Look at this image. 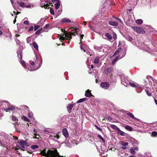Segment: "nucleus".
Instances as JSON below:
<instances>
[{
  "instance_id": "obj_31",
  "label": "nucleus",
  "mask_w": 157,
  "mask_h": 157,
  "mask_svg": "<svg viewBox=\"0 0 157 157\" xmlns=\"http://www.w3.org/2000/svg\"><path fill=\"white\" fill-rule=\"evenodd\" d=\"M98 137L101 140H102L104 143L105 142V140L100 135H98Z\"/></svg>"
},
{
  "instance_id": "obj_14",
  "label": "nucleus",
  "mask_w": 157,
  "mask_h": 157,
  "mask_svg": "<svg viewBox=\"0 0 157 157\" xmlns=\"http://www.w3.org/2000/svg\"><path fill=\"white\" fill-rule=\"evenodd\" d=\"M15 109V107L13 105H11L10 106L8 107V108L6 109L5 110L6 112L7 111V110H13L14 109Z\"/></svg>"
},
{
  "instance_id": "obj_26",
  "label": "nucleus",
  "mask_w": 157,
  "mask_h": 157,
  "mask_svg": "<svg viewBox=\"0 0 157 157\" xmlns=\"http://www.w3.org/2000/svg\"><path fill=\"white\" fill-rule=\"evenodd\" d=\"M22 119H23L25 121H28L29 122L30 121L29 120L28 118L26 117L23 116H22Z\"/></svg>"
},
{
  "instance_id": "obj_3",
  "label": "nucleus",
  "mask_w": 157,
  "mask_h": 157,
  "mask_svg": "<svg viewBox=\"0 0 157 157\" xmlns=\"http://www.w3.org/2000/svg\"><path fill=\"white\" fill-rule=\"evenodd\" d=\"M132 28L136 32L139 34H144L145 33L143 28L142 27L132 26Z\"/></svg>"
},
{
  "instance_id": "obj_4",
  "label": "nucleus",
  "mask_w": 157,
  "mask_h": 157,
  "mask_svg": "<svg viewBox=\"0 0 157 157\" xmlns=\"http://www.w3.org/2000/svg\"><path fill=\"white\" fill-rule=\"evenodd\" d=\"M100 86L101 88L105 90H107L109 87L110 85L108 82H101L100 84Z\"/></svg>"
},
{
  "instance_id": "obj_54",
  "label": "nucleus",
  "mask_w": 157,
  "mask_h": 157,
  "mask_svg": "<svg viewBox=\"0 0 157 157\" xmlns=\"http://www.w3.org/2000/svg\"><path fill=\"white\" fill-rule=\"evenodd\" d=\"M31 7V5L30 4H29L28 5L25 6V7L27 8H29Z\"/></svg>"
},
{
  "instance_id": "obj_33",
  "label": "nucleus",
  "mask_w": 157,
  "mask_h": 157,
  "mask_svg": "<svg viewBox=\"0 0 157 157\" xmlns=\"http://www.w3.org/2000/svg\"><path fill=\"white\" fill-rule=\"evenodd\" d=\"M129 83L131 86L134 88L136 87L137 86H136L134 83H133L131 82H129Z\"/></svg>"
},
{
  "instance_id": "obj_32",
  "label": "nucleus",
  "mask_w": 157,
  "mask_h": 157,
  "mask_svg": "<svg viewBox=\"0 0 157 157\" xmlns=\"http://www.w3.org/2000/svg\"><path fill=\"white\" fill-rule=\"evenodd\" d=\"M40 27V25H35L34 26V31H36L37 29H38Z\"/></svg>"
},
{
  "instance_id": "obj_43",
  "label": "nucleus",
  "mask_w": 157,
  "mask_h": 157,
  "mask_svg": "<svg viewBox=\"0 0 157 157\" xmlns=\"http://www.w3.org/2000/svg\"><path fill=\"white\" fill-rule=\"evenodd\" d=\"M115 19H117V20L118 21L121 23H122L123 22H122V21H121V19L119 18H118V17H114Z\"/></svg>"
},
{
  "instance_id": "obj_41",
  "label": "nucleus",
  "mask_w": 157,
  "mask_h": 157,
  "mask_svg": "<svg viewBox=\"0 0 157 157\" xmlns=\"http://www.w3.org/2000/svg\"><path fill=\"white\" fill-rule=\"evenodd\" d=\"M22 107H24V108H25L26 110L28 111H29V108L26 105H23Z\"/></svg>"
},
{
  "instance_id": "obj_5",
  "label": "nucleus",
  "mask_w": 157,
  "mask_h": 157,
  "mask_svg": "<svg viewBox=\"0 0 157 157\" xmlns=\"http://www.w3.org/2000/svg\"><path fill=\"white\" fill-rule=\"evenodd\" d=\"M18 143L20 146L22 148V149H21V148H20L21 149V150L24 151L23 149L25 148V146L26 145L27 143L26 141L24 140H21V141H18Z\"/></svg>"
},
{
  "instance_id": "obj_64",
  "label": "nucleus",
  "mask_w": 157,
  "mask_h": 157,
  "mask_svg": "<svg viewBox=\"0 0 157 157\" xmlns=\"http://www.w3.org/2000/svg\"><path fill=\"white\" fill-rule=\"evenodd\" d=\"M91 67L92 69H93L94 68V66L93 65H91Z\"/></svg>"
},
{
  "instance_id": "obj_16",
  "label": "nucleus",
  "mask_w": 157,
  "mask_h": 157,
  "mask_svg": "<svg viewBox=\"0 0 157 157\" xmlns=\"http://www.w3.org/2000/svg\"><path fill=\"white\" fill-rule=\"evenodd\" d=\"M146 93V94L148 96H152V94L151 92H150V90L148 88L147 89H145V90Z\"/></svg>"
},
{
  "instance_id": "obj_56",
  "label": "nucleus",
  "mask_w": 157,
  "mask_h": 157,
  "mask_svg": "<svg viewBox=\"0 0 157 157\" xmlns=\"http://www.w3.org/2000/svg\"><path fill=\"white\" fill-rule=\"evenodd\" d=\"M128 40H129L130 41H132L133 40V38L132 37L129 36L128 37Z\"/></svg>"
},
{
  "instance_id": "obj_60",
  "label": "nucleus",
  "mask_w": 157,
  "mask_h": 157,
  "mask_svg": "<svg viewBox=\"0 0 157 157\" xmlns=\"http://www.w3.org/2000/svg\"><path fill=\"white\" fill-rule=\"evenodd\" d=\"M154 101L155 103L157 105V100L156 99H155Z\"/></svg>"
},
{
  "instance_id": "obj_15",
  "label": "nucleus",
  "mask_w": 157,
  "mask_h": 157,
  "mask_svg": "<svg viewBox=\"0 0 157 157\" xmlns=\"http://www.w3.org/2000/svg\"><path fill=\"white\" fill-rule=\"evenodd\" d=\"M53 151H54L55 153V157H63V156H61L59 155V153L58 152L57 150H54Z\"/></svg>"
},
{
  "instance_id": "obj_58",
  "label": "nucleus",
  "mask_w": 157,
  "mask_h": 157,
  "mask_svg": "<svg viewBox=\"0 0 157 157\" xmlns=\"http://www.w3.org/2000/svg\"><path fill=\"white\" fill-rule=\"evenodd\" d=\"M52 2H59V0H52Z\"/></svg>"
},
{
  "instance_id": "obj_9",
  "label": "nucleus",
  "mask_w": 157,
  "mask_h": 157,
  "mask_svg": "<svg viewBox=\"0 0 157 157\" xmlns=\"http://www.w3.org/2000/svg\"><path fill=\"white\" fill-rule=\"evenodd\" d=\"M60 22H61V23H64L70 22H71V21L68 18H63V19H62L61 20Z\"/></svg>"
},
{
  "instance_id": "obj_48",
  "label": "nucleus",
  "mask_w": 157,
  "mask_h": 157,
  "mask_svg": "<svg viewBox=\"0 0 157 157\" xmlns=\"http://www.w3.org/2000/svg\"><path fill=\"white\" fill-rule=\"evenodd\" d=\"M34 135L35 136V137H34L35 138H37L38 139H39V138L37 136H38L39 137V135L37 134V133H36V134H35Z\"/></svg>"
},
{
  "instance_id": "obj_44",
  "label": "nucleus",
  "mask_w": 157,
  "mask_h": 157,
  "mask_svg": "<svg viewBox=\"0 0 157 157\" xmlns=\"http://www.w3.org/2000/svg\"><path fill=\"white\" fill-rule=\"evenodd\" d=\"M33 29V26H31L29 28V29L28 30V31L29 32L30 31H32Z\"/></svg>"
},
{
  "instance_id": "obj_21",
  "label": "nucleus",
  "mask_w": 157,
  "mask_h": 157,
  "mask_svg": "<svg viewBox=\"0 0 157 157\" xmlns=\"http://www.w3.org/2000/svg\"><path fill=\"white\" fill-rule=\"evenodd\" d=\"M87 99V98H81L79 100L77 101V103H81L83 101H85Z\"/></svg>"
},
{
  "instance_id": "obj_7",
  "label": "nucleus",
  "mask_w": 157,
  "mask_h": 157,
  "mask_svg": "<svg viewBox=\"0 0 157 157\" xmlns=\"http://www.w3.org/2000/svg\"><path fill=\"white\" fill-rule=\"evenodd\" d=\"M129 82V81L127 78H125L124 77V78H122L121 83L123 85L126 86L127 84Z\"/></svg>"
},
{
  "instance_id": "obj_17",
  "label": "nucleus",
  "mask_w": 157,
  "mask_h": 157,
  "mask_svg": "<svg viewBox=\"0 0 157 157\" xmlns=\"http://www.w3.org/2000/svg\"><path fill=\"white\" fill-rule=\"evenodd\" d=\"M99 57H96L94 61V63L95 64H98L99 62Z\"/></svg>"
},
{
  "instance_id": "obj_59",
  "label": "nucleus",
  "mask_w": 157,
  "mask_h": 157,
  "mask_svg": "<svg viewBox=\"0 0 157 157\" xmlns=\"http://www.w3.org/2000/svg\"><path fill=\"white\" fill-rule=\"evenodd\" d=\"M30 64L32 66H33L35 65V63L34 61H32L31 63Z\"/></svg>"
},
{
  "instance_id": "obj_63",
  "label": "nucleus",
  "mask_w": 157,
  "mask_h": 157,
  "mask_svg": "<svg viewBox=\"0 0 157 157\" xmlns=\"http://www.w3.org/2000/svg\"><path fill=\"white\" fill-rule=\"evenodd\" d=\"M38 30L40 31V32H41L42 30V28H40Z\"/></svg>"
},
{
  "instance_id": "obj_51",
  "label": "nucleus",
  "mask_w": 157,
  "mask_h": 157,
  "mask_svg": "<svg viewBox=\"0 0 157 157\" xmlns=\"http://www.w3.org/2000/svg\"><path fill=\"white\" fill-rule=\"evenodd\" d=\"M113 39L114 40L116 39L117 38V35L116 34H115V33H114V34H113Z\"/></svg>"
},
{
  "instance_id": "obj_8",
  "label": "nucleus",
  "mask_w": 157,
  "mask_h": 157,
  "mask_svg": "<svg viewBox=\"0 0 157 157\" xmlns=\"http://www.w3.org/2000/svg\"><path fill=\"white\" fill-rule=\"evenodd\" d=\"M62 133L66 138H67L69 136L68 133L66 128H65L63 129L62 131Z\"/></svg>"
},
{
  "instance_id": "obj_50",
  "label": "nucleus",
  "mask_w": 157,
  "mask_h": 157,
  "mask_svg": "<svg viewBox=\"0 0 157 157\" xmlns=\"http://www.w3.org/2000/svg\"><path fill=\"white\" fill-rule=\"evenodd\" d=\"M49 7V5L48 4H47L46 5H44V7L45 9H47V8H48Z\"/></svg>"
},
{
  "instance_id": "obj_2",
  "label": "nucleus",
  "mask_w": 157,
  "mask_h": 157,
  "mask_svg": "<svg viewBox=\"0 0 157 157\" xmlns=\"http://www.w3.org/2000/svg\"><path fill=\"white\" fill-rule=\"evenodd\" d=\"M53 151L51 150H48L46 152V149H44L41 151L40 154L42 156L45 157H54L55 155Z\"/></svg>"
},
{
  "instance_id": "obj_45",
  "label": "nucleus",
  "mask_w": 157,
  "mask_h": 157,
  "mask_svg": "<svg viewBox=\"0 0 157 157\" xmlns=\"http://www.w3.org/2000/svg\"><path fill=\"white\" fill-rule=\"evenodd\" d=\"M80 43H81L82 41V39H83V38L84 36V35L83 34L80 35Z\"/></svg>"
},
{
  "instance_id": "obj_24",
  "label": "nucleus",
  "mask_w": 157,
  "mask_h": 157,
  "mask_svg": "<svg viewBox=\"0 0 157 157\" xmlns=\"http://www.w3.org/2000/svg\"><path fill=\"white\" fill-rule=\"evenodd\" d=\"M119 58V57L117 56L112 61V63L113 64H114V63L117 61V60Z\"/></svg>"
},
{
  "instance_id": "obj_13",
  "label": "nucleus",
  "mask_w": 157,
  "mask_h": 157,
  "mask_svg": "<svg viewBox=\"0 0 157 157\" xmlns=\"http://www.w3.org/2000/svg\"><path fill=\"white\" fill-rule=\"evenodd\" d=\"M118 133L121 136H124V133L121 131L119 128H117V130Z\"/></svg>"
},
{
  "instance_id": "obj_47",
  "label": "nucleus",
  "mask_w": 157,
  "mask_h": 157,
  "mask_svg": "<svg viewBox=\"0 0 157 157\" xmlns=\"http://www.w3.org/2000/svg\"><path fill=\"white\" fill-rule=\"evenodd\" d=\"M41 33V32H40L38 30L35 33V34L36 35H39Z\"/></svg>"
},
{
  "instance_id": "obj_61",
  "label": "nucleus",
  "mask_w": 157,
  "mask_h": 157,
  "mask_svg": "<svg viewBox=\"0 0 157 157\" xmlns=\"http://www.w3.org/2000/svg\"><path fill=\"white\" fill-rule=\"evenodd\" d=\"M17 17V16H16V17H15V19H14V21H13V23L14 24H15V23L16 21V17Z\"/></svg>"
},
{
  "instance_id": "obj_62",
  "label": "nucleus",
  "mask_w": 157,
  "mask_h": 157,
  "mask_svg": "<svg viewBox=\"0 0 157 157\" xmlns=\"http://www.w3.org/2000/svg\"><path fill=\"white\" fill-rule=\"evenodd\" d=\"M128 157H136V156L135 155H132Z\"/></svg>"
},
{
  "instance_id": "obj_27",
  "label": "nucleus",
  "mask_w": 157,
  "mask_h": 157,
  "mask_svg": "<svg viewBox=\"0 0 157 157\" xmlns=\"http://www.w3.org/2000/svg\"><path fill=\"white\" fill-rule=\"evenodd\" d=\"M110 127L111 128L113 129H115L117 130V128H119L118 127H117L116 126L112 124L110 125Z\"/></svg>"
},
{
  "instance_id": "obj_46",
  "label": "nucleus",
  "mask_w": 157,
  "mask_h": 157,
  "mask_svg": "<svg viewBox=\"0 0 157 157\" xmlns=\"http://www.w3.org/2000/svg\"><path fill=\"white\" fill-rule=\"evenodd\" d=\"M50 25L48 24H47L46 25H45V27L44 28V29H48L49 28Z\"/></svg>"
},
{
  "instance_id": "obj_1",
  "label": "nucleus",
  "mask_w": 157,
  "mask_h": 157,
  "mask_svg": "<svg viewBox=\"0 0 157 157\" xmlns=\"http://www.w3.org/2000/svg\"><path fill=\"white\" fill-rule=\"evenodd\" d=\"M72 29H73L72 30H74L75 31L74 32H70L68 33L67 34L66 33V32H65V37H63V36H60L59 37V40L62 41V40H65V39H67L69 40L68 42V43L70 42V40L72 38L71 36H75V34L78 35V32L77 31V30H78L79 29L78 28H75L74 29V27H72Z\"/></svg>"
},
{
  "instance_id": "obj_37",
  "label": "nucleus",
  "mask_w": 157,
  "mask_h": 157,
  "mask_svg": "<svg viewBox=\"0 0 157 157\" xmlns=\"http://www.w3.org/2000/svg\"><path fill=\"white\" fill-rule=\"evenodd\" d=\"M121 49V48H119L115 52L114 54H118L120 52V51Z\"/></svg>"
},
{
  "instance_id": "obj_49",
  "label": "nucleus",
  "mask_w": 157,
  "mask_h": 157,
  "mask_svg": "<svg viewBox=\"0 0 157 157\" xmlns=\"http://www.w3.org/2000/svg\"><path fill=\"white\" fill-rule=\"evenodd\" d=\"M24 23L25 25H29V22L28 21H25L23 22Z\"/></svg>"
},
{
  "instance_id": "obj_6",
  "label": "nucleus",
  "mask_w": 157,
  "mask_h": 157,
  "mask_svg": "<svg viewBox=\"0 0 157 157\" xmlns=\"http://www.w3.org/2000/svg\"><path fill=\"white\" fill-rule=\"evenodd\" d=\"M125 114L128 115V116H129L130 117H131V118L134 119L135 120L138 121H139V119L134 117V116L132 113H130L128 111H125Z\"/></svg>"
},
{
  "instance_id": "obj_39",
  "label": "nucleus",
  "mask_w": 157,
  "mask_h": 157,
  "mask_svg": "<svg viewBox=\"0 0 157 157\" xmlns=\"http://www.w3.org/2000/svg\"><path fill=\"white\" fill-rule=\"evenodd\" d=\"M50 13L52 15H54V12L53 9L52 8H50Z\"/></svg>"
},
{
  "instance_id": "obj_52",
  "label": "nucleus",
  "mask_w": 157,
  "mask_h": 157,
  "mask_svg": "<svg viewBox=\"0 0 157 157\" xmlns=\"http://www.w3.org/2000/svg\"><path fill=\"white\" fill-rule=\"evenodd\" d=\"M53 136L55 138H56L57 139H59V135L58 134H57L56 136Z\"/></svg>"
},
{
  "instance_id": "obj_57",
  "label": "nucleus",
  "mask_w": 157,
  "mask_h": 157,
  "mask_svg": "<svg viewBox=\"0 0 157 157\" xmlns=\"http://www.w3.org/2000/svg\"><path fill=\"white\" fill-rule=\"evenodd\" d=\"M44 21H45V20H44V19H41L40 21H39L38 22H39V23L40 22H43Z\"/></svg>"
},
{
  "instance_id": "obj_55",
  "label": "nucleus",
  "mask_w": 157,
  "mask_h": 157,
  "mask_svg": "<svg viewBox=\"0 0 157 157\" xmlns=\"http://www.w3.org/2000/svg\"><path fill=\"white\" fill-rule=\"evenodd\" d=\"M33 132H34V135L35 134H36L37 133V131L36 130V129H33Z\"/></svg>"
},
{
  "instance_id": "obj_29",
  "label": "nucleus",
  "mask_w": 157,
  "mask_h": 157,
  "mask_svg": "<svg viewBox=\"0 0 157 157\" xmlns=\"http://www.w3.org/2000/svg\"><path fill=\"white\" fill-rule=\"evenodd\" d=\"M39 147V146L36 145H32L31 146V148L33 149H35L36 148H38Z\"/></svg>"
},
{
  "instance_id": "obj_12",
  "label": "nucleus",
  "mask_w": 157,
  "mask_h": 157,
  "mask_svg": "<svg viewBox=\"0 0 157 157\" xmlns=\"http://www.w3.org/2000/svg\"><path fill=\"white\" fill-rule=\"evenodd\" d=\"M74 106L73 104H69L68 105L67 109L69 113H70L71 112V109Z\"/></svg>"
},
{
  "instance_id": "obj_11",
  "label": "nucleus",
  "mask_w": 157,
  "mask_h": 157,
  "mask_svg": "<svg viewBox=\"0 0 157 157\" xmlns=\"http://www.w3.org/2000/svg\"><path fill=\"white\" fill-rule=\"evenodd\" d=\"M109 24L113 26H117L118 25V23L114 21H109Z\"/></svg>"
},
{
  "instance_id": "obj_18",
  "label": "nucleus",
  "mask_w": 157,
  "mask_h": 157,
  "mask_svg": "<svg viewBox=\"0 0 157 157\" xmlns=\"http://www.w3.org/2000/svg\"><path fill=\"white\" fill-rule=\"evenodd\" d=\"M105 36L109 40H111L112 38V36L108 33H106L105 34Z\"/></svg>"
},
{
  "instance_id": "obj_25",
  "label": "nucleus",
  "mask_w": 157,
  "mask_h": 157,
  "mask_svg": "<svg viewBox=\"0 0 157 157\" xmlns=\"http://www.w3.org/2000/svg\"><path fill=\"white\" fill-rule=\"evenodd\" d=\"M55 8L56 9H58L60 6L59 2H56V3L55 4Z\"/></svg>"
},
{
  "instance_id": "obj_36",
  "label": "nucleus",
  "mask_w": 157,
  "mask_h": 157,
  "mask_svg": "<svg viewBox=\"0 0 157 157\" xmlns=\"http://www.w3.org/2000/svg\"><path fill=\"white\" fill-rule=\"evenodd\" d=\"M130 151L132 154H134L135 153V150L134 149L131 148L130 149Z\"/></svg>"
},
{
  "instance_id": "obj_30",
  "label": "nucleus",
  "mask_w": 157,
  "mask_h": 157,
  "mask_svg": "<svg viewBox=\"0 0 157 157\" xmlns=\"http://www.w3.org/2000/svg\"><path fill=\"white\" fill-rule=\"evenodd\" d=\"M112 70V69L111 67H108L107 68V73H111V71Z\"/></svg>"
},
{
  "instance_id": "obj_34",
  "label": "nucleus",
  "mask_w": 157,
  "mask_h": 157,
  "mask_svg": "<svg viewBox=\"0 0 157 157\" xmlns=\"http://www.w3.org/2000/svg\"><path fill=\"white\" fill-rule=\"evenodd\" d=\"M12 119L13 121H18L17 118L15 116L12 115Z\"/></svg>"
},
{
  "instance_id": "obj_53",
  "label": "nucleus",
  "mask_w": 157,
  "mask_h": 157,
  "mask_svg": "<svg viewBox=\"0 0 157 157\" xmlns=\"http://www.w3.org/2000/svg\"><path fill=\"white\" fill-rule=\"evenodd\" d=\"M18 149H19L18 148H16L15 149V150L16 151L17 154H20V153L19 151H17V150H18Z\"/></svg>"
},
{
  "instance_id": "obj_28",
  "label": "nucleus",
  "mask_w": 157,
  "mask_h": 157,
  "mask_svg": "<svg viewBox=\"0 0 157 157\" xmlns=\"http://www.w3.org/2000/svg\"><path fill=\"white\" fill-rule=\"evenodd\" d=\"M128 144V142H121V145L124 146H127Z\"/></svg>"
},
{
  "instance_id": "obj_19",
  "label": "nucleus",
  "mask_w": 157,
  "mask_h": 157,
  "mask_svg": "<svg viewBox=\"0 0 157 157\" xmlns=\"http://www.w3.org/2000/svg\"><path fill=\"white\" fill-rule=\"evenodd\" d=\"M17 3L20 5V6L22 8L25 7V4L22 2H19L18 1L17 2Z\"/></svg>"
},
{
  "instance_id": "obj_35",
  "label": "nucleus",
  "mask_w": 157,
  "mask_h": 157,
  "mask_svg": "<svg viewBox=\"0 0 157 157\" xmlns=\"http://www.w3.org/2000/svg\"><path fill=\"white\" fill-rule=\"evenodd\" d=\"M106 120H107L110 121H111L112 120V118L109 116H108V117H106L105 118Z\"/></svg>"
},
{
  "instance_id": "obj_42",
  "label": "nucleus",
  "mask_w": 157,
  "mask_h": 157,
  "mask_svg": "<svg viewBox=\"0 0 157 157\" xmlns=\"http://www.w3.org/2000/svg\"><path fill=\"white\" fill-rule=\"evenodd\" d=\"M95 127L98 130L100 131V132H101L102 131V129L100 128H99L98 127L97 125H95Z\"/></svg>"
},
{
  "instance_id": "obj_10",
  "label": "nucleus",
  "mask_w": 157,
  "mask_h": 157,
  "mask_svg": "<svg viewBox=\"0 0 157 157\" xmlns=\"http://www.w3.org/2000/svg\"><path fill=\"white\" fill-rule=\"evenodd\" d=\"M85 96L88 97H89L93 96L91 93L90 92V91L89 90H87L86 91V92L85 94Z\"/></svg>"
},
{
  "instance_id": "obj_22",
  "label": "nucleus",
  "mask_w": 157,
  "mask_h": 157,
  "mask_svg": "<svg viewBox=\"0 0 157 157\" xmlns=\"http://www.w3.org/2000/svg\"><path fill=\"white\" fill-rule=\"evenodd\" d=\"M136 22L138 24L141 25L142 24L143 22V21L141 19H139L136 21Z\"/></svg>"
},
{
  "instance_id": "obj_20",
  "label": "nucleus",
  "mask_w": 157,
  "mask_h": 157,
  "mask_svg": "<svg viewBox=\"0 0 157 157\" xmlns=\"http://www.w3.org/2000/svg\"><path fill=\"white\" fill-rule=\"evenodd\" d=\"M33 45L35 49H36L37 50H38V46L37 44L35 42H33Z\"/></svg>"
},
{
  "instance_id": "obj_23",
  "label": "nucleus",
  "mask_w": 157,
  "mask_h": 157,
  "mask_svg": "<svg viewBox=\"0 0 157 157\" xmlns=\"http://www.w3.org/2000/svg\"><path fill=\"white\" fill-rule=\"evenodd\" d=\"M125 128L126 130H128L130 131H132V128L129 126H126L125 127Z\"/></svg>"
},
{
  "instance_id": "obj_40",
  "label": "nucleus",
  "mask_w": 157,
  "mask_h": 157,
  "mask_svg": "<svg viewBox=\"0 0 157 157\" xmlns=\"http://www.w3.org/2000/svg\"><path fill=\"white\" fill-rule=\"evenodd\" d=\"M40 67V66L39 65V66L37 67H35L34 68L31 69V70H30L31 71H33L34 70H36L38 69Z\"/></svg>"
},
{
  "instance_id": "obj_38",
  "label": "nucleus",
  "mask_w": 157,
  "mask_h": 157,
  "mask_svg": "<svg viewBox=\"0 0 157 157\" xmlns=\"http://www.w3.org/2000/svg\"><path fill=\"white\" fill-rule=\"evenodd\" d=\"M151 134L154 136H156L157 135V132L155 131L152 132Z\"/></svg>"
}]
</instances>
